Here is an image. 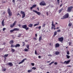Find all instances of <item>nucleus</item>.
I'll return each instance as SVG.
<instances>
[{"mask_svg":"<svg viewBox=\"0 0 73 73\" xmlns=\"http://www.w3.org/2000/svg\"><path fill=\"white\" fill-rule=\"evenodd\" d=\"M63 10H64V9L62 8H61L60 10H59L58 11L59 13H60Z\"/></svg>","mask_w":73,"mask_h":73,"instance_id":"obj_17","label":"nucleus"},{"mask_svg":"<svg viewBox=\"0 0 73 73\" xmlns=\"http://www.w3.org/2000/svg\"><path fill=\"white\" fill-rule=\"evenodd\" d=\"M59 41L60 42H62L64 41V37H61L58 38Z\"/></svg>","mask_w":73,"mask_h":73,"instance_id":"obj_6","label":"nucleus"},{"mask_svg":"<svg viewBox=\"0 0 73 73\" xmlns=\"http://www.w3.org/2000/svg\"><path fill=\"white\" fill-rule=\"evenodd\" d=\"M61 31V30L59 29L57 31V32H60Z\"/></svg>","mask_w":73,"mask_h":73,"instance_id":"obj_42","label":"nucleus"},{"mask_svg":"<svg viewBox=\"0 0 73 73\" xmlns=\"http://www.w3.org/2000/svg\"><path fill=\"white\" fill-rule=\"evenodd\" d=\"M26 47L27 48V49H29V44H27L26 45Z\"/></svg>","mask_w":73,"mask_h":73,"instance_id":"obj_24","label":"nucleus"},{"mask_svg":"<svg viewBox=\"0 0 73 73\" xmlns=\"http://www.w3.org/2000/svg\"><path fill=\"white\" fill-rule=\"evenodd\" d=\"M41 26H40L39 27H38V29H39V30L41 29Z\"/></svg>","mask_w":73,"mask_h":73,"instance_id":"obj_40","label":"nucleus"},{"mask_svg":"<svg viewBox=\"0 0 73 73\" xmlns=\"http://www.w3.org/2000/svg\"><path fill=\"white\" fill-rule=\"evenodd\" d=\"M18 26H19V27H21V25L20 24H19V25H18Z\"/></svg>","mask_w":73,"mask_h":73,"instance_id":"obj_58","label":"nucleus"},{"mask_svg":"<svg viewBox=\"0 0 73 73\" xmlns=\"http://www.w3.org/2000/svg\"><path fill=\"white\" fill-rule=\"evenodd\" d=\"M54 23V22H53V21H52V27H51V29H53V28L56 27V26H55V25H54V24H53Z\"/></svg>","mask_w":73,"mask_h":73,"instance_id":"obj_5","label":"nucleus"},{"mask_svg":"<svg viewBox=\"0 0 73 73\" xmlns=\"http://www.w3.org/2000/svg\"><path fill=\"white\" fill-rule=\"evenodd\" d=\"M24 50L25 52H28V49L27 48H25Z\"/></svg>","mask_w":73,"mask_h":73,"instance_id":"obj_28","label":"nucleus"},{"mask_svg":"<svg viewBox=\"0 0 73 73\" xmlns=\"http://www.w3.org/2000/svg\"><path fill=\"white\" fill-rule=\"evenodd\" d=\"M21 36V34H19V35L17 36L18 37H20Z\"/></svg>","mask_w":73,"mask_h":73,"instance_id":"obj_33","label":"nucleus"},{"mask_svg":"<svg viewBox=\"0 0 73 73\" xmlns=\"http://www.w3.org/2000/svg\"><path fill=\"white\" fill-rule=\"evenodd\" d=\"M73 8V6H70L68 7L67 12H70L72 11V8Z\"/></svg>","mask_w":73,"mask_h":73,"instance_id":"obj_3","label":"nucleus"},{"mask_svg":"<svg viewBox=\"0 0 73 73\" xmlns=\"http://www.w3.org/2000/svg\"><path fill=\"white\" fill-rule=\"evenodd\" d=\"M36 5H33L32 7L30 8L31 9V10H32L33 8H35V7H36Z\"/></svg>","mask_w":73,"mask_h":73,"instance_id":"obj_11","label":"nucleus"},{"mask_svg":"<svg viewBox=\"0 0 73 73\" xmlns=\"http://www.w3.org/2000/svg\"><path fill=\"white\" fill-rule=\"evenodd\" d=\"M35 37H37V34H35Z\"/></svg>","mask_w":73,"mask_h":73,"instance_id":"obj_57","label":"nucleus"},{"mask_svg":"<svg viewBox=\"0 0 73 73\" xmlns=\"http://www.w3.org/2000/svg\"><path fill=\"white\" fill-rule=\"evenodd\" d=\"M25 29L26 30H28V29H29V27H26Z\"/></svg>","mask_w":73,"mask_h":73,"instance_id":"obj_52","label":"nucleus"},{"mask_svg":"<svg viewBox=\"0 0 73 73\" xmlns=\"http://www.w3.org/2000/svg\"><path fill=\"white\" fill-rule=\"evenodd\" d=\"M48 56H51V57H52V56L51 54H48Z\"/></svg>","mask_w":73,"mask_h":73,"instance_id":"obj_56","label":"nucleus"},{"mask_svg":"<svg viewBox=\"0 0 73 73\" xmlns=\"http://www.w3.org/2000/svg\"><path fill=\"white\" fill-rule=\"evenodd\" d=\"M12 2L14 3V4H15V0H13Z\"/></svg>","mask_w":73,"mask_h":73,"instance_id":"obj_43","label":"nucleus"},{"mask_svg":"<svg viewBox=\"0 0 73 73\" xmlns=\"http://www.w3.org/2000/svg\"><path fill=\"white\" fill-rule=\"evenodd\" d=\"M67 54H70V53H69V51H67Z\"/></svg>","mask_w":73,"mask_h":73,"instance_id":"obj_45","label":"nucleus"},{"mask_svg":"<svg viewBox=\"0 0 73 73\" xmlns=\"http://www.w3.org/2000/svg\"><path fill=\"white\" fill-rule=\"evenodd\" d=\"M11 51H12V52L14 53V52H15V50L13 48H11Z\"/></svg>","mask_w":73,"mask_h":73,"instance_id":"obj_22","label":"nucleus"},{"mask_svg":"<svg viewBox=\"0 0 73 73\" xmlns=\"http://www.w3.org/2000/svg\"><path fill=\"white\" fill-rule=\"evenodd\" d=\"M13 27H14V26L13 25H11L10 26V27L11 28H13Z\"/></svg>","mask_w":73,"mask_h":73,"instance_id":"obj_44","label":"nucleus"},{"mask_svg":"<svg viewBox=\"0 0 73 73\" xmlns=\"http://www.w3.org/2000/svg\"><path fill=\"white\" fill-rule=\"evenodd\" d=\"M5 29H6L5 28H3V31H5Z\"/></svg>","mask_w":73,"mask_h":73,"instance_id":"obj_53","label":"nucleus"},{"mask_svg":"<svg viewBox=\"0 0 73 73\" xmlns=\"http://www.w3.org/2000/svg\"><path fill=\"white\" fill-rule=\"evenodd\" d=\"M54 62H51V63L49 64V65H52V64H53V63H54Z\"/></svg>","mask_w":73,"mask_h":73,"instance_id":"obj_39","label":"nucleus"},{"mask_svg":"<svg viewBox=\"0 0 73 73\" xmlns=\"http://www.w3.org/2000/svg\"><path fill=\"white\" fill-rule=\"evenodd\" d=\"M13 43H14V41H13V40H11L9 42V43L11 44H13Z\"/></svg>","mask_w":73,"mask_h":73,"instance_id":"obj_15","label":"nucleus"},{"mask_svg":"<svg viewBox=\"0 0 73 73\" xmlns=\"http://www.w3.org/2000/svg\"><path fill=\"white\" fill-rule=\"evenodd\" d=\"M8 65H9L10 66H13V64L11 62H9L8 64Z\"/></svg>","mask_w":73,"mask_h":73,"instance_id":"obj_16","label":"nucleus"},{"mask_svg":"<svg viewBox=\"0 0 73 73\" xmlns=\"http://www.w3.org/2000/svg\"><path fill=\"white\" fill-rule=\"evenodd\" d=\"M31 64L32 66H34V65H35V64H34L33 63H31Z\"/></svg>","mask_w":73,"mask_h":73,"instance_id":"obj_48","label":"nucleus"},{"mask_svg":"<svg viewBox=\"0 0 73 73\" xmlns=\"http://www.w3.org/2000/svg\"><path fill=\"white\" fill-rule=\"evenodd\" d=\"M68 17H69V13H67L63 16L62 17V18H61V19H65L68 18Z\"/></svg>","mask_w":73,"mask_h":73,"instance_id":"obj_1","label":"nucleus"},{"mask_svg":"<svg viewBox=\"0 0 73 73\" xmlns=\"http://www.w3.org/2000/svg\"><path fill=\"white\" fill-rule=\"evenodd\" d=\"M41 40H42V36H40L39 38V41H41Z\"/></svg>","mask_w":73,"mask_h":73,"instance_id":"obj_23","label":"nucleus"},{"mask_svg":"<svg viewBox=\"0 0 73 73\" xmlns=\"http://www.w3.org/2000/svg\"><path fill=\"white\" fill-rule=\"evenodd\" d=\"M33 39H34V40H36V38H35L34 37H33Z\"/></svg>","mask_w":73,"mask_h":73,"instance_id":"obj_51","label":"nucleus"},{"mask_svg":"<svg viewBox=\"0 0 73 73\" xmlns=\"http://www.w3.org/2000/svg\"><path fill=\"white\" fill-rule=\"evenodd\" d=\"M54 64H55V65H57L58 63L57 62H55Z\"/></svg>","mask_w":73,"mask_h":73,"instance_id":"obj_54","label":"nucleus"},{"mask_svg":"<svg viewBox=\"0 0 73 73\" xmlns=\"http://www.w3.org/2000/svg\"><path fill=\"white\" fill-rule=\"evenodd\" d=\"M7 12L9 16H12V13L11 12V11L10 9V8H8V10H7Z\"/></svg>","mask_w":73,"mask_h":73,"instance_id":"obj_2","label":"nucleus"},{"mask_svg":"<svg viewBox=\"0 0 73 73\" xmlns=\"http://www.w3.org/2000/svg\"><path fill=\"white\" fill-rule=\"evenodd\" d=\"M2 25L3 26V27H4L5 25H4V19L2 21V23H1Z\"/></svg>","mask_w":73,"mask_h":73,"instance_id":"obj_18","label":"nucleus"},{"mask_svg":"<svg viewBox=\"0 0 73 73\" xmlns=\"http://www.w3.org/2000/svg\"><path fill=\"white\" fill-rule=\"evenodd\" d=\"M22 27L23 28H24V29H26V28L27 27V25H22Z\"/></svg>","mask_w":73,"mask_h":73,"instance_id":"obj_13","label":"nucleus"},{"mask_svg":"<svg viewBox=\"0 0 73 73\" xmlns=\"http://www.w3.org/2000/svg\"><path fill=\"white\" fill-rule=\"evenodd\" d=\"M37 9H38V11H39V7H37Z\"/></svg>","mask_w":73,"mask_h":73,"instance_id":"obj_61","label":"nucleus"},{"mask_svg":"<svg viewBox=\"0 0 73 73\" xmlns=\"http://www.w3.org/2000/svg\"><path fill=\"white\" fill-rule=\"evenodd\" d=\"M33 12H35V13H36L37 14V15H38L39 16H40V15H41V13H40V12H37V11H36L33 10Z\"/></svg>","mask_w":73,"mask_h":73,"instance_id":"obj_8","label":"nucleus"},{"mask_svg":"<svg viewBox=\"0 0 73 73\" xmlns=\"http://www.w3.org/2000/svg\"><path fill=\"white\" fill-rule=\"evenodd\" d=\"M23 62H24L22 60L21 62L19 63V64H22Z\"/></svg>","mask_w":73,"mask_h":73,"instance_id":"obj_36","label":"nucleus"},{"mask_svg":"<svg viewBox=\"0 0 73 73\" xmlns=\"http://www.w3.org/2000/svg\"><path fill=\"white\" fill-rule=\"evenodd\" d=\"M54 34L53 35V36L55 37V36H56V35L57 34V31H55L54 33Z\"/></svg>","mask_w":73,"mask_h":73,"instance_id":"obj_21","label":"nucleus"},{"mask_svg":"<svg viewBox=\"0 0 73 73\" xmlns=\"http://www.w3.org/2000/svg\"><path fill=\"white\" fill-rule=\"evenodd\" d=\"M60 46V44L59 43H56L55 44V48H58Z\"/></svg>","mask_w":73,"mask_h":73,"instance_id":"obj_12","label":"nucleus"},{"mask_svg":"<svg viewBox=\"0 0 73 73\" xmlns=\"http://www.w3.org/2000/svg\"><path fill=\"white\" fill-rule=\"evenodd\" d=\"M35 54H37V51H36V50H35Z\"/></svg>","mask_w":73,"mask_h":73,"instance_id":"obj_47","label":"nucleus"},{"mask_svg":"<svg viewBox=\"0 0 73 73\" xmlns=\"http://www.w3.org/2000/svg\"><path fill=\"white\" fill-rule=\"evenodd\" d=\"M39 24V22L38 23L35 24L34 26L35 27V26H37V25H38Z\"/></svg>","mask_w":73,"mask_h":73,"instance_id":"obj_27","label":"nucleus"},{"mask_svg":"<svg viewBox=\"0 0 73 73\" xmlns=\"http://www.w3.org/2000/svg\"><path fill=\"white\" fill-rule=\"evenodd\" d=\"M17 23V21H15V22H14V23H13V25L14 26H15V23Z\"/></svg>","mask_w":73,"mask_h":73,"instance_id":"obj_32","label":"nucleus"},{"mask_svg":"<svg viewBox=\"0 0 73 73\" xmlns=\"http://www.w3.org/2000/svg\"><path fill=\"white\" fill-rule=\"evenodd\" d=\"M72 25V23H69L68 24V26L69 27H71Z\"/></svg>","mask_w":73,"mask_h":73,"instance_id":"obj_34","label":"nucleus"},{"mask_svg":"<svg viewBox=\"0 0 73 73\" xmlns=\"http://www.w3.org/2000/svg\"><path fill=\"white\" fill-rule=\"evenodd\" d=\"M8 54H5L3 56V57L4 58V60H5V61L6 60V59H7V58L6 57H7L8 56Z\"/></svg>","mask_w":73,"mask_h":73,"instance_id":"obj_9","label":"nucleus"},{"mask_svg":"<svg viewBox=\"0 0 73 73\" xmlns=\"http://www.w3.org/2000/svg\"><path fill=\"white\" fill-rule=\"evenodd\" d=\"M46 25L45 24H44L43 25L42 27H45V26Z\"/></svg>","mask_w":73,"mask_h":73,"instance_id":"obj_50","label":"nucleus"},{"mask_svg":"<svg viewBox=\"0 0 73 73\" xmlns=\"http://www.w3.org/2000/svg\"><path fill=\"white\" fill-rule=\"evenodd\" d=\"M70 62V60H68L67 61H65L64 63L63 64H68L69 62Z\"/></svg>","mask_w":73,"mask_h":73,"instance_id":"obj_10","label":"nucleus"},{"mask_svg":"<svg viewBox=\"0 0 73 73\" xmlns=\"http://www.w3.org/2000/svg\"><path fill=\"white\" fill-rule=\"evenodd\" d=\"M66 56L67 57V58H70V56L68 55H66Z\"/></svg>","mask_w":73,"mask_h":73,"instance_id":"obj_31","label":"nucleus"},{"mask_svg":"<svg viewBox=\"0 0 73 73\" xmlns=\"http://www.w3.org/2000/svg\"><path fill=\"white\" fill-rule=\"evenodd\" d=\"M69 45H70H70H71V44H72V42H69Z\"/></svg>","mask_w":73,"mask_h":73,"instance_id":"obj_41","label":"nucleus"},{"mask_svg":"<svg viewBox=\"0 0 73 73\" xmlns=\"http://www.w3.org/2000/svg\"><path fill=\"white\" fill-rule=\"evenodd\" d=\"M38 57L39 58H41V56H38Z\"/></svg>","mask_w":73,"mask_h":73,"instance_id":"obj_60","label":"nucleus"},{"mask_svg":"<svg viewBox=\"0 0 73 73\" xmlns=\"http://www.w3.org/2000/svg\"><path fill=\"white\" fill-rule=\"evenodd\" d=\"M47 63H49V62H50V61H47Z\"/></svg>","mask_w":73,"mask_h":73,"instance_id":"obj_59","label":"nucleus"},{"mask_svg":"<svg viewBox=\"0 0 73 73\" xmlns=\"http://www.w3.org/2000/svg\"><path fill=\"white\" fill-rule=\"evenodd\" d=\"M32 69H33V70H35V69H36V68L35 67H33L32 68Z\"/></svg>","mask_w":73,"mask_h":73,"instance_id":"obj_35","label":"nucleus"},{"mask_svg":"<svg viewBox=\"0 0 73 73\" xmlns=\"http://www.w3.org/2000/svg\"><path fill=\"white\" fill-rule=\"evenodd\" d=\"M18 15H20V13H18V14H17V16H18Z\"/></svg>","mask_w":73,"mask_h":73,"instance_id":"obj_64","label":"nucleus"},{"mask_svg":"<svg viewBox=\"0 0 73 73\" xmlns=\"http://www.w3.org/2000/svg\"><path fill=\"white\" fill-rule=\"evenodd\" d=\"M36 29H38V27H36L35 28Z\"/></svg>","mask_w":73,"mask_h":73,"instance_id":"obj_63","label":"nucleus"},{"mask_svg":"<svg viewBox=\"0 0 73 73\" xmlns=\"http://www.w3.org/2000/svg\"><path fill=\"white\" fill-rule=\"evenodd\" d=\"M11 48H14V47H15V45L12 44L11 45Z\"/></svg>","mask_w":73,"mask_h":73,"instance_id":"obj_29","label":"nucleus"},{"mask_svg":"<svg viewBox=\"0 0 73 73\" xmlns=\"http://www.w3.org/2000/svg\"><path fill=\"white\" fill-rule=\"evenodd\" d=\"M57 1L58 2V4H59V3H60V0H57Z\"/></svg>","mask_w":73,"mask_h":73,"instance_id":"obj_49","label":"nucleus"},{"mask_svg":"<svg viewBox=\"0 0 73 73\" xmlns=\"http://www.w3.org/2000/svg\"><path fill=\"white\" fill-rule=\"evenodd\" d=\"M60 54V52H55L56 55H58V54Z\"/></svg>","mask_w":73,"mask_h":73,"instance_id":"obj_25","label":"nucleus"},{"mask_svg":"<svg viewBox=\"0 0 73 73\" xmlns=\"http://www.w3.org/2000/svg\"><path fill=\"white\" fill-rule=\"evenodd\" d=\"M59 28H59V27H57L56 28L57 29H59Z\"/></svg>","mask_w":73,"mask_h":73,"instance_id":"obj_62","label":"nucleus"},{"mask_svg":"<svg viewBox=\"0 0 73 73\" xmlns=\"http://www.w3.org/2000/svg\"><path fill=\"white\" fill-rule=\"evenodd\" d=\"M48 14H49V13H48V12H47L46 13V15H47V16H48Z\"/></svg>","mask_w":73,"mask_h":73,"instance_id":"obj_55","label":"nucleus"},{"mask_svg":"<svg viewBox=\"0 0 73 73\" xmlns=\"http://www.w3.org/2000/svg\"><path fill=\"white\" fill-rule=\"evenodd\" d=\"M6 70H7V69H6L5 68H3L2 71H3V72H4V71H5Z\"/></svg>","mask_w":73,"mask_h":73,"instance_id":"obj_26","label":"nucleus"},{"mask_svg":"<svg viewBox=\"0 0 73 73\" xmlns=\"http://www.w3.org/2000/svg\"><path fill=\"white\" fill-rule=\"evenodd\" d=\"M14 31H15V30H14V29L13 30H10V32L11 33H12V32H14Z\"/></svg>","mask_w":73,"mask_h":73,"instance_id":"obj_30","label":"nucleus"},{"mask_svg":"<svg viewBox=\"0 0 73 73\" xmlns=\"http://www.w3.org/2000/svg\"><path fill=\"white\" fill-rule=\"evenodd\" d=\"M14 31H19V28H15L14 29Z\"/></svg>","mask_w":73,"mask_h":73,"instance_id":"obj_19","label":"nucleus"},{"mask_svg":"<svg viewBox=\"0 0 73 73\" xmlns=\"http://www.w3.org/2000/svg\"><path fill=\"white\" fill-rule=\"evenodd\" d=\"M20 13L22 14V15H22V18L23 19V18H24L25 17V13L23 11H21L20 12Z\"/></svg>","mask_w":73,"mask_h":73,"instance_id":"obj_4","label":"nucleus"},{"mask_svg":"<svg viewBox=\"0 0 73 73\" xmlns=\"http://www.w3.org/2000/svg\"><path fill=\"white\" fill-rule=\"evenodd\" d=\"M32 72V70H29L28 71V73H30V72Z\"/></svg>","mask_w":73,"mask_h":73,"instance_id":"obj_38","label":"nucleus"},{"mask_svg":"<svg viewBox=\"0 0 73 73\" xmlns=\"http://www.w3.org/2000/svg\"><path fill=\"white\" fill-rule=\"evenodd\" d=\"M20 44H17L15 45V48H17V47H20Z\"/></svg>","mask_w":73,"mask_h":73,"instance_id":"obj_14","label":"nucleus"},{"mask_svg":"<svg viewBox=\"0 0 73 73\" xmlns=\"http://www.w3.org/2000/svg\"><path fill=\"white\" fill-rule=\"evenodd\" d=\"M25 60H27V58H25L24 59H23V60H22V61H23V62H24V61H25Z\"/></svg>","mask_w":73,"mask_h":73,"instance_id":"obj_46","label":"nucleus"},{"mask_svg":"<svg viewBox=\"0 0 73 73\" xmlns=\"http://www.w3.org/2000/svg\"><path fill=\"white\" fill-rule=\"evenodd\" d=\"M39 4L40 5H45L46 3H45V2L42 1Z\"/></svg>","mask_w":73,"mask_h":73,"instance_id":"obj_7","label":"nucleus"},{"mask_svg":"<svg viewBox=\"0 0 73 73\" xmlns=\"http://www.w3.org/2000/svg\"><path fill=\"white\" fill-rule=\"evenodd\" d=\"M23 46H24L25 45V43L24 42H23Z\"/></svg>","mask_w":73,"mask_h":73,"instance_id":"obj_37","label":"nucleus"},{"mask_svg":"<svg viewBox=\"0 0 73 73\" xmlns=\"http://www.w3.org/2000/svg\"><path fill=\"white\" fill-rule=\"evenodd\" d=\"M28 26L29 27H31V28H32V27H33V25L31 24H30L28 25Z\"/></svg>","mask_w":73,"mask_h":73,"instance_id":"obj_20","label":"nucleus"}]
</instances>
